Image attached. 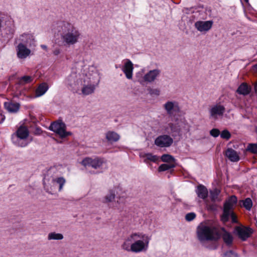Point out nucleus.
Returning a JSON list of instances; mask_svg holds the SVG:
<instances>
[{
    "mask_svg": "<svg viewBox=\"0 0 257 257\" xmlns=\"http://www.w3.org/2000/svg\"><path fill=\"white\" fill-rule=\"evenodd\" d=\"M54 33H59L64 46H70L79 42L81 37L79 30L72 23L67 21L57 22L52 26Z\"/></svg>",
    "mask_w": 257,
    "mask_h": 257,
    "instance_id": "nucleus-1",
    "label": "nucleus"
},
{
    "mask_svg": "<svg viewBox=\"0 0 257 257\" xmlns=\"http://www.w3.org/2000/svg\"><path fill=\"white\" fill-rule=\"evenodd\" d=\"M197 236L201 243L208 241H217L220 238L219 233L216 228L204 224L197 227Z\"/></svg>",
    "mask_w": 257,
    "mask_h": 257,
    "instance_id": "nucleus-2",
    "label": "nucleus"
},
{
    "mask_svg": "<svg viewBox=\"0 0 257 257\" xmlns=\"http://www.w3.org/2000/svg\"><path fill=\"white\" fill-rule=\"evenodd\" d=\"M133 239L132 252L138 253L147 250L150 238L143 233L135 232L131 234V239Z\"/></svg>",
    "mask_w": 257,
    "mask_h": 257,
    "instance_id": "nucleus-3",
    "label": "nucleus"
},
{
    "mask_svg": "<svg viewBox=\"0 0 257 257\" xmlns=\"http://www.w3.org/2000/svg\"><path fill=\"white\" fill-rule=\"evenodd\" d=\"M66 183V180L63 177L53 178L49 185H46L44 183V188L48 193L53 194L58 190L60 192Z\"/></svg>",
    "mask_w": 257,
    "mask_h": 257,
    "instance_id": "nucleus-4",
    "label": "nucleus"
},
{
    "mask_svg": "<svg viewBox=\"0 0 257 257\" xmlns=\"http://www.w3.org/2000/svg\"><path fill=\"white\" fill-rule=\"evenodd\" d=\"M66 124L62 120H58L51 123L49 129L59 135L60 138L63 139L71 135L70 132L66 131Z\"/></svg>",
    "mask_w": 257,
    "mask_h": 257,
    "instance_id": "nucleus-5",
    "label": "nucleus"
},
{
    "mask_svg": "<svg viewBox=\"0 0 257 257\" xmlns=\"http://www.w3.org/2000/svg\"><path fill=\"white\" fill-rule=\"evenodd\" d=\"M237 198L235 196H231L224 204L223 213L221 216V220L223 222H226L229 220L230 210L233 207V206L237 202Z\"/></svg>",
    "mask_w": 257,
    "mask_h": 257,
    "instance_id": "nucleus-6",
    "label": "nucleus"
},
{
    "mask_svg": "<svg viewBox=\"0 0 257 257\" xmlns=\"http://www.w3.org/2000/svg\"><path fill=\"white\" fill-rule=\"evenodd\" d=\"M235 232L241 240L245 241L251 236L253 231L249 227L237 226L235 227Z\"/></svg>",
    "mask_w": 257,
    "mask_h": 257,
    "instance_id": "nucleus-7",
    "label": "nucleus"
},
{
    "mask_svg": "<svg viewBox=\"0 0 257 257\" xmlns=\"http://www.w3.org/2000/svg\"><path fill=\"white\" fill-rule=\"evenodd\" d=\"M163 107L170 116H174L180 111L178 102L176 101H168L163 105Z\"/></svg>",
    "mask_w": 257,
    "mask_h": 257,
    "instance_id": "nucleus-8",
    "label": "nucleus"
},
{
    "mask_svg": "<svg viewBox=\"0 0 257 257\" xmlns=\"http://www.w3.org/2000/svg\"><path fill=\"white\" fill-rule=\"evenodd\" d=\"M173 140L169 136L164 135L157 137L155 141V144L158 147H169L173 144Z\"/></svg>",
    "mask_w": 257,
    "mask_h": 257,
    "instance_id": "nucleus-9",
    "label": "nucleus"
},
{
    "mask_svg": "<svg viewBox=\"0 0 257 257\" xmlns=\"http://www.w3.org/2000/svg\"><path fill=\"white\" fill-rule=\"evenodd\" d=\"M103 163V159L98 158H96L94 159L90 158H86L81 162L82 165L84 166L91 167L95 169L99 168L102 166Z\"/></svg>",
    "mask_w": 257,
    "mask_h": 257,
    "instance_id": "nucleus-10",
    "label": "nucleus"
},
{
    "mask_svg": "<svg viewBox=\"0 0 257 257\" xmlns=\"http://www.w3.org/2000/svg\"><path fill=\"white\" fill-rule=\"evenodd\" d=\"M225 111L224 106L220 104L214 105L209 110L210 118L216 119L218 116H222Z\"/></svg>",
    "mask_w": 257,
    "mask_h": 257,
    "instance_id": "nucleus-11",
    "label": "nucleus"
},
{
    "mask_svg": "<svg viewBox=\"0 0 257 257\" xmlns=\"http://www.w3.org/2000/svg\"><path fill=\"white\" fill-rule=\"evenodd\" d=\"M213 22L212 21H201L195 22L194 26L195 28L200 32H206L212 27Z\"/></svg>",
    "mask_w": 257,
    "mask_h": 257,
    "instance_id": "nucleus-12",
    "label": "nucleus"
},
{
    "mask_svg": "<svg viewBox=\"0 0 257 257\" xmlns=\"http://www.w3.org/2000/svg\"><path fill=\"white\" fill-rule=\"evenodd\" d=\"M19 44H22L23 45L31 47L34 44V36L31 34H23L17 40Z\"/></svg>",
    "mask_w": 257,
    "mask_h": 257,
    "instance_id": "nucleus-13",
    "label": "nucleus"
},
{
    "mask_svg": "<svg viewBox=\"0 0 257 257\" xmlns=\"http://www.w3.org/2000/svg\"><path fill=\"white\" fill-rule=\"evenodd\" d=\"M160 74L161 71L158 69L150 70L144 76L143 79L145 82L151 83L154 82Z\"/></svg>",
    "mask_w": 257,
    "mask_h": 257,
    "instance_id": "nucleus-14",
    "label": "nucleus"
},
{
    "mask_svg": "<svg viewBox=\"0 0 257 257\" xmlns=\"http://www.w3.org/2000/svg\"><path fill=\"white\" fill-rule=\"evenodd\" d=\"M27 46L23 45L22 44H19L16 47L17 55L20 59H25L30 54L31 50L27 48Z\"/></svg>",
    "mask_w": 257,
    "mask_h": 257,
    "instance_id": "nucleus-15",
    "label": "nucleus"
},
{
    "mask_svg": "<svg viewBox=\"0 0 257 257\" xmlns=\"http://www.w3.org/2000/svg\"><path fill=\"white\" fill-rule=\"evenodd\" d=\"M133 70L134 66L133 63L130 60L127 59L124 63L122 70L128 79H132Z\"/></svg>",
    "mask_w": 257,
    "mask_h": 257,
    "instance_id": "nucleus-16",
    "label": "nucleus"
},
{
    "mask_svg": "<svg viewBox=\"0 0 257 257\" xmlns=\"http://www.w3.org/2000/svg\"><path fill=\"white\" fill-rule=\"evenodd\" d=\"M80 75L77 74L76 72L73 71L67 77V83L71 87H74L79 84V83Z\"/></svg>",
    "mask_w": 257,
    "mask_h": 257,
    "instance_id": "nucleus-17",
    "label": "nucleus"
},
{
    "mask_svg": "<svg viewBox=\"0 0 257 257\" xmlns=\"http://www.w3.org/2000/svg\"><path fill=\"white\" fill-rule=\"evenodd\" d=\"M220 236H221L222 238L225 243L228 246H230L233 242V236L228 232L226 231L224 228H221V232L219 233Z\"/></svg>",
    "mask_w": 257,
    "mask_h": 257,
    "instance_id": "nucleus-18",
    "label": "nucleus"
},
{
    "mask_svg": "<svg viewBox=\"0 0 257 257\" xmlns=\"http://www.w3.org/2000/svg\"><path fill=\"white\" fill-rule=\"evenodd\" d=\"M195 192L197 196L202 199H205L208 196V190L206 187L201 184L198 185L196 187Z\"/></svg>",
    "mask_w": 257,
    "mask_h": 257,
    "instance_id": "nucleus-19",
    "label": "nucleus"
},
{
    "mask_svg": "<svg viewBox=\"0 0 257 257\" xmlns=\"http://www.w3.org/2000/svg\"><path fill=\"white\" fill-rule=\"evenodd\" d=\"M4 106L9 112L15 113L19 110L20 105L19 103L8 101L4 103Z\"/></svg>",
    "mask_w": 257,
    "mask_h": 257,
    "instance_id": "nucleus-20",
    "label": "nucleus"
},
{
    "mask_svg": "<svg viewBox=\"0 0 257 257\" xmlns=\"http://www.w3.org/2000/svg\"><path fill=\"white\" fill-rule=\"evenodd\" d=\"M226 156L231 162H237L239 160L238 154L232 148H228L225 152Z\"/></svg>",
    "mask_w": 257,
    "mask_h": 257,
    "instance_id": "nucleus-21",
    "label": "nucleus"
},
{
    "mask_svg": "<svg viewBox=\"0 0 257 257\" xmlns=\"http://www.w3.org/2000/svg\"><path fill=\"white\" fill-rule=\"evenodd\" d=\"M170 130L171 133L174 135L173 134H179L181 132V126L179 122L176 123H169L167 126L165 127V131L169 133V130Z\"/></svg>",
    "mask_w": 257,
    "mask_h": 257,
    "instance_id": "nucleus-22",
    "label": "nucleus"
},
{
    "mask_svg": "<svg viewBox=\"0 0 257 257\" xmlns=\"http://www.w3.org/2000/svg\"><path fill=\"white\" fill-rule=\"evenodd\" d=\"M140 156L144 159V162L146 163L149 162H156L159 159L157 156L154 155L151 153H142Z\"/></svg>",
    "mask_w": 257,
    "mask_h": 257,
    "instance_id": "nucleus-23",
    "label": "nucleus"
},
{
    "mask_svg": "<svg viewBox=\"0 0 257 257\" xmlns=\"http://www.w3.org/2000/svg\"><path fill=\"white\" fill-rule=\"evenodd\" d=\"M48 89V86L46 83L41 84L36 89L35 95L37 97H40L45 93Z\"/></svg>",
    "mask_w": 257,
    "mask_h": 257,
    "instance_id": "nucleus-24",
    "label": "nucleus"
},
{
    "mask_svg": "<svg viewBox=\"0 0 257 257\" xmlns=\"http://www.w3.org/2000/svg\"><path fill=\"white\" fill-rule=\"evenodd\" d=\"M106 140L110 142H117L119 139V136L115 132L109 131L106 134Z\"/></svg>",
    "mask_w": 257,
    "mask_h": 257,
    "instance_id": "nucleus-25",
    "label": "nucleus"
},
{
    "mask_svg": "<svg viewBox=\"0 0 257 257\" xmlns=\"http://www.w3.org/2000/svg\"><path fill=\"white\" fill-rule=\"evenodd\" d=\"M17 137L20 139H25L29 136V131L25 126H21L17 132Z\"/></svg>",
    "mask_w": 257,
    "mask_h": 257,
    "instance_id": "nucleus-26",
    "label": "nucleus"
},
{
    "mask_svg": "<svg viewBox=\"0 0 257 257\" xmlns=\"http://www.w3.org/2000/svg\"><path fill=\"white\" fill-rule=\"evenodd\" d=\"M250 90V89L246 83H243L238 87L236 92L238 94L246 95L249 93Z\"/></svg>",
    "mask_w": 257,
    "mask_h": 257,
    "instance_id": "nucleus-27",
    "label": "nucleus"
},
{
    "mask_svg": "<svg viewBox=\"0 0 257 257\" xmlns=\"http://www.w3.org/2000/svg\"><path fill=\"white\" fill-rule=\"evenodd\" d=\"M130 242H133V239H131V235L125 239L121 245V248L127 251L132 252V243L131 244Z\"/></svg>",
    "mask_w": 257,
    "mask_h": 257,
    "instance_id": "nucleus-28",
    "label": "nucleus"
},
{
    "mask_svg": "<svg viewBox=\"0 0 257 257\" xmlns=\"http://www.w3.org/2000/svg\"><path fill=\"white\" fill-rule=\"evenodd\" d=\"M64 238V236L62 233H56L55 232H51L48 235V240H62Z\"/></svg>",
    "mask_w": 257,
    "mask_h": 257,
    "instance_id": "nucleus-29",
    "label": "nucleus"
},
{
    "mask_svg": "<svg viewBox=\"0 0 257 257\" xmlns=\"http://www.w3.org/2000/svg\"><path fill=\"white\" fill-rule=\"evenodd\" d=\"M95 89L94 85H85L82 89V93L85 95H87L92 93L94 91Z\"/></svg>",
    "mask_w": 257,
    "mask_h": 257,
    "instance_id": "nucleus-30",
    "label": "nucleus"
},
{
    "mask_svg": "<svg viewBox=\"0 0 257 257\" xmlns=\"http://www.w3.org/2000/svg\"><path fill=\"white\" fill-rule=\"evenodd\" d=\"M210 198L211 201L213 202L220 201V199L218 198V195L220 193V190L217 188L213 189L210 191Z\"/></svg>",
    "mask_w": 257,
    "mask_h": 257,
    "instance_id": "nucleus-31",
    "label": "nucleus"
},
{
    "mask_svg": "<svg viewBox=\"0 0 257 257\" xmlns=\"http://www.w3.org/2000/svg\"><path fill=\"white\" fill-rule=\"evenodd\" d=\"M161 160L164 162L168 164L176 163L175 159L171 155L169 154H164L161 157Z\"/></svg>",
    "mask_w": 257,
    "mask_h": 257,
    "instance_id": "nucleus-32",
    "label": "nucleus"
},
{
    "mask_svg": "<svg viewBox=\"0 0 257 257\" xmlns=\"http://www.w3.org/2000/svg\"><path fill=\"white\" fill-rule=\"evenodd\" d=\"M176 163H172V164H163L161 165L158 168V171L159 172L165 171L171 169L172 168H174L176 167Z\"/></svg>",
    "mask_w": 257,
    "mask_h": 257,
    "instance_id": "nucleus-33",
    "label": "nucleus"
},
{
    "mask_svg": "<svg viewBox=\"0 0 257 257\" xmlns=\"http://www.w3.org/2000/svg\"><path fill=\"white\" fill-rule=\"evenodd\" d=\"M32 77L30 76H24L19 79V81L17 82L18 85H24L26 83L31 82L32 81Z\"/></svg>",
    "mask_w": 257,
    "mask_h": 257,
    "instance_id": "nucleus-34",
    "label": "nucleus"
},
{
    "mask_svg": "<svg viewBox=\"0 0 257 257\" xmlns=\"http://www.w3.org/2000/svg\"><path fill=\"white\" fill-rule=\"evenodd\" d=\"M115 194L114 191L112 190H110L109 191V193L107 195H106L104 197V202H112L115 198Z\"/></svg>",
    "mask_w": 257,
    "mask_h": 257,
    "instance_id": "nucleus-35",
    "label": "nucleus"
},
{
    "mask_svg": "<svg viewBox=\"0 0 257 257\" xmlns=\"http://www.w3.org/2000/svg\"><path fill=\"white\" fill-rule=\"evenodd\" d=\"M245 150L252 154H257V144H248Z\"/></svg>",
    "mask_w": 257,
    "mask_h": 257,
    "instance_id": "nucleus-36",
    "label": "nucleus"
},
{
    "mask_svg": "<svg viewBox=\"0 0 257 257\" xmlns=\"http://www.w3.org/2000/svg\"><path fill=\"white\" fill-rule=\"evenodd\" d=\"M243 207L247 210L249 211L252 206V202L250 198H246L244 200L242 201Z\"/></svg>",
    "mask_w": 257,
    "mask_h": 257,
    "instance_id": "nucleus-37",
    "label": "nucleus"
},
{
    "mask_svg": "<svg viewBox=\"0 0 257 257\" xmlns=\"http://www.w3.org/2000/svg\"><path fill=\"white\" fill-rule=\"evenodd\" d=\"M148 91L149 93L151 96H158L160 94V90L158 88H148Z\"/></svg>",
    "mask_w": 257,
    "mask_h": 257,
    "instance_id": "nucleus-38",
    "label": "nucleus"
},
{
    "mask_svg": "<svg viewBox=\"0 0 257 257\" xmlns=\"http://www.w3.org/2000/svg\"><path fill=\"white\" fill-rule=\"evenodd\" d=\"M222 257H238V255L237 253L232 250H229L225 252Z\"/></svg>",
    "mask_w": 257,
    "mask_h": 257,
    "instance_id": "nucleus-39",
    "label": "nucleus"
},
{
    "mask_svg": "<svg viewBox=\"0 0 257 257\" xmlns=\"http://www.w3.org/2000/svg\"><path fill=\"white\" fill-rule=\"evenodd\" d=\"M220 137L223 139L229 140L231 137V134L227 130H224L220 134Z\"/></svg>",
    "mask_w": 257,
    "mask_h": 257,
    "instance_id": "nucleus-40",
    "label": "nucleus"
},
{
    "mask_svg": "<svg viewBox=\"0 0 257 257\" xmlns=\"http://www.w3.org/2000/svg\"><path fill=\"white\" fill-rule=\"evenodd\" d=\"M196 217V214L193 212L187 213L185 216V219L187 221H191Z\"/></svg>",
    "mask_w": 257,
    "mask_h": 257,
    "instance_id": "nucleus-41",
    "label": "nucleus"
},
{
    "mask_svg": "<svg viewBox=\"0 0 257 257\" xmlns=\"http://www.w3.org/2000/svg\"><path fill=\"white\" fill-rule=\"evenodd\" d=\"M210 134L211 136L216 138L220 135V131L217 128H213L210 130Z\"/></svg>",
    "mask_w": 257,
    "mask_h": 257,
    "instance_id": "nucleus-42",
    "label": "nucleus"
},
{
    "mask_svg": "<svg viewBox=\"0 0 257 257\" xmlns=\"http://www.w3.org/2000/svg\"><path fill=\"white\" fill-rule=\"evenodd\" d=\"M207 208L209 211H214L217 210V206L215 204H208Z\"/></svg>",
    "mask_w": 257,
    "mask_h": 257,
    "instance_id": "nucleus-43",
    "label": "nucleus"
},
{
    "mask_svg": "<svg viewBox=\"0 0 257 257\" xmlns=\"http://www.w3.org/2000/svg\"><path fill=\"white\" fill-rule=\"evenodd\" d=\"M229 217H231L232 222L233 223H237V219H236V216L233 212H231L230 211Z\"/></svg>",
    "mask_w": 257,
    "mask_h": 257,
    "instance_id": "nucleus-44",
    "label": "nucleus"
},
{
    "mask_svg": "<svg viewBox=\"0 0 257 257\" xmlns=\"http://www.w3.org/2000/svg\"><path fill=\"white\" fill-rule=\"evenodd\" d=\"M61 52V50L60 49L56 48L54 50L53 53L54 55L57 56V55H58L59 54H60Z\"/></svg>",
    "mask_w": 257,
    "mask_h": 257,
    "instance_id": "nucleus-45",
    "label": "nucleus"
},
{
    "mask_svg": "<svg viewBox=\"0 0 257 257\" xmlns=\"http://www.w3.org/2000/svg\"><path fill=\"white\" fill-rule=\"evenodd\" d=\"M253 68L254 70L257 72V64L253 65Z\"/></svg>",
    "mask_w": 257,
    "mask_h": 257,
    "instance_id": "nucleus-46",
    "label": "nucleus"
},
{
    "mask_svg": "<svg viewBox=\"0 0 257 257\" xmlns=\"http://www.w3.org/2000/svg\"><path fill=\"white\" fill-rule=\"evenodd\" d=\"M41 47L43 49H45V50H46L47 49V46L46 45H41Z\"/></svg>",
    "mask_w": 257,
    "mask_h": 257,
    "instance_id": "nucleus-47",
    "label": "nucleus"
},
{
    "mask_svg": "<svg viewBox=\"0 0 257 257\" xmlns=\"http://www.w3.org/2000/svg\"><path fill=\"white\" fill-rule=\"evenodd\" d=\"M255 91V92H257V86H254Z\"/></svg>",
    "mask_w": 257,
    "mask_h": 257,
    "instance_id": "nucleus-48",
    "label": "nucleus"
},
{
    "mask_svg": "<svg viewBox=\"0 0 257 257\" xmlns=\"http://www.w3.org/2000/svg\"><path fill=\"white\" fill-rule=\"evenodd\" d=\"M26 146V144L24 145H21V147H25Z\"/></svg>",
    "mask_w": 257,
    "mask_h": 257,
    "instance_id": "nucleus-49",
    "label": "nucleus"
}]
</instances>
